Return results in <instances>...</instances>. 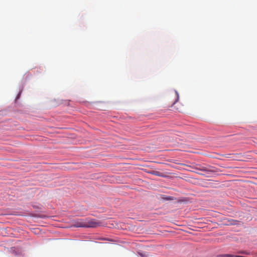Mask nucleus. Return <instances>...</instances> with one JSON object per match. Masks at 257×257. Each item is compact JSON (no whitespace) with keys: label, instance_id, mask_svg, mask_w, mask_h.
<instances>
[{"label":"nucleus","instance_id":"6e6552de","mask_svg":"<svg viewBox=\"0 0 257 257\" xmlns=\"http://www.w3.org/2000/svg\"><path fill=\"white\" fill-rule=\"evenodd\" d=\"M141 256H144V254H141Z\"/></svg>","mask_w":257,"mask_h":257},{"label":"nucleus","instance_id":"7ed1b4c3","mask_svg":"<svg viewBox=\"0 0 257 257\" xmlns=\"http://www.w3.org/2000/svg\"><path fill=\"white\" fill-rule=\"evenodd\" d=\"M151 174L157 176H163L162 173L158 171H152L151 172Z\"/></svg>","mask_w":257,"mask_h":257},{"label":"nucleus","instance_id":"20e7f679","mask_svg":"<svg viewBox=\"0 0 257 257\" xmlns=\"http://www.w3.org/2000/svg\"><path fill=\"white\" fill-rule=\"evenodd\" d=\"M216 257H234V255L230 254H223L218 255Z\"/></svg>","mask_w":257,"mask_h":257},{"label":"nucleus","instance_id":"0eeeda50","mask_svg":"<svg viewBox=\"0 0 257 257\" xmlns=\"http://www.w3.org/2000/svg\"><path fill=\"white\" fill-rule=\"evenodd\" d=\"M239 253H243V254H247V253L245 251H242L239 252Z\"/></svg>","mask_w":257,"mask_h":257},{"label":"nucleus","instance_id":"1a4fd4ad","mask_svg":"<svg viewBox=\"0 0 257 257\" xmlns=\"http://www.w3.org/2000/svg\"><path fill=\"white\" fill-rule=\"evenodd\" d=\"M141 256H144V254H141Z\"/></svg>","mask_w":257,"mask_h":257},{"label":"nucleus","instance_id":"f257e3e1","mask_svg":"<svg viewBox=\"0 0 257 257\" xmlns=\"http://www.w3.org/2000/svg\"><path fill=\"white\" fill-rule=\"evenodd\" d=\"M86 227H96L100 225L101 223L94 219H85Z\"/></svg>","mask_w":257,"mask_h":257},{"label":"nucleus","instance_id":"423d86ee","mask_svg":"<svg viewBox=\"0 0 257 257\" xmlns=\"http://www.w3.org/2000/svg\"><path fill=\"white\" fill-rule=\"evenodd\" d=\"M176 95V100L175 102H177L179 99V94L177 91H175Z\"/></svg>","mask_w":257,"mask_h":257},{"label":"nucleus","instance_id":"39448f33","mask_svg":"<svg viewBox=\"0 0 257 257\" xmlns=\"http://www.w3.org/2000/svg\"><path fill=\"white\" fill-rule=\"evenodd\" d=\"M197 169L199 170H200V171H206L207 170L206 169V168L204 167H201L200 168H196Z\"/></svg>","mask_w":257,"mask_h":257},{"label":"nucleus","instance_id":"f03ea898","mask_svg":"<svg viewBox=\"0 0 257 257\" xmlns=\"http://www.w3.org/2000/svg\"><path fill=\"white\" fill-rule=\"evenodd\" d=\"M74 226L77 227H86L85 219H81L76 222Z\"/></svg>","mask_w":257,"mask_h":257}]
</instances>
